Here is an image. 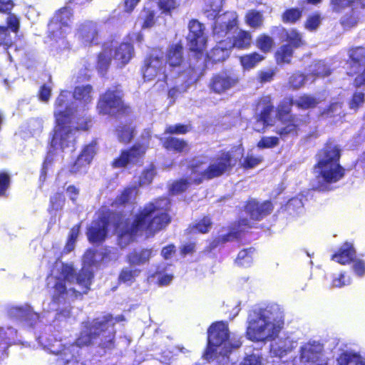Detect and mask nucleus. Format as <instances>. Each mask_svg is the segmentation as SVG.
<instances>
[{"label":"nucleus","instance_id":"f257e3e1","mask_svg":"<svg viewBox=\"0 0 365 365\" xmlns=\"http://www.w3.org/2000/svg\"><path fill=\"white\" fill-rule=\"evenodd\" d=\"M169 206L166 198L146 205L138 214L130 225L120 223L116 227L119 244L125 246L135 236L145 233L147 236L163 229L170 222L165 212Z\"/></svg>","mask_w":365,"mask_h":365},{"label":"nucleus","instance_id":"f03ea898","mask_svg":"<svg viewBox=\"0 0 365 365\" xmlns=\"http://www.w3.org/2000/svg\"><path fill=\"white\" fill-rule=\"evenodd\" d=\"M284 314L282 307L269 303L253 310L249 315L246 334L256 342L274 340L282 329Z\"/></svg>","mask_w":365,"mask_h":365},{"label":"nucleus","instance_id":"7ed1b4c3","mask_svg":"<svg viewBox=\"0 0 365 365\" xmlns=\"http://www.w3.org/2000/svg\"><path fill=\"white\" fill-rule=\"evenodd\" d=\"M339 150L336 145L327 146L319 154V159L314 168L318 188L323 189L324 184L335 182L344 175V170L339 165Z\"/></svg>","mask_w":365,"mask_h":365},{"label":"nucleus","instance_id":"20e7f679","mask_svg":"<svg viewBox=\"0 0 365 365\" xmlns=\"http://www.w3.org/2000/svg\"><path fill=\"white\" fill-rule=\"evenodd\" d=\"M56 125L53 130V135L51 140V146L56 148L59 146L61 150L70 146L71 143L74 141V131L88 130L89 129V118L83 119L78 118L76 126H71V114L65 110L58 112L56 115Z\"/></svg>","mask_w":365,"mask_h":365},{"label":"nucleus","instance_id":"39448f33","mask_svg":"<svg viewBox=\"0 0 365 365\" xmlns=\"http://www.w3.org/2000/svg\"><path fill=\"white\" fill-rule=\"evenodd\" d=\"M236 163L237 159L229 152L215 157L209 165L199 159L195 160L192 164V175L194 176L190 179L200 183L203 180L219 177L229 172Z\"/></svg>","mask_w":365,"mask_h":365},{"label":"nucleus","instance_id":"423d86ee","mask_svg":"<svg viewBox=\"0 0 365 365\" xmlns=\"http://www.w3.org/2000/svg\"><path fill=\"white\" fill-rule=\"evenodd\" d=\"M237 344L233 346L228 339L227 325L219 322L213 324L208 329V345L204 357L207 360L216 358L219 355H227L232 347H238Z\"/></svg>","mask_w":365,"mask_h":365},{"label":"nucleus","instance_id":"0eeeda50","mask_svg":"<svg viewBox=\"0 0 365 365\" xmlns=\"http://www.w3.org/2000/svg\"><path fill=\"white\" fill-rule=\"evenodd\" d=\"M133 53V47L130 43H123L118 46L113 42L106 43L98 56L97 68L104 73L112 59L118 67H123L131 59Z\"/></svg>","mask_w":365,"mask_h":365},{"label":"nucleus","instance_id":"6e6552de","mask_svg":"<svg viewBox=\"0 0 365 365\" xmlns=\"http://www.w3.org/2000/svg\"><path fill=\"white\" fill-rule=\"evenodd\" d=\"M294 100L286 99L278 107L277 115L282 122L281 127H277V133L281 138H285L289 135L297 133L298 128L302 124V120L297 116L289 115L291 106Z\"/></svg>","mask_w":365,"mask_h":365},{"label":"nucleus","instance_id":"1a4fd4ad","mask_svg":"<svg viewBox=\"0 0 365 365\" xmlns=\"http://www.w3.org/2000/svg\"><path fill=\"white\" fill-rule=\"evenodd\" d=\"M238 16L235 11H228L217 16L213 26V38L216 42L230 41V35L237 28Z\"/></svg>","mask_w":365,"mask_h":365},{"label":"nucleus","instance_id":"9d476101","mask_svg":"<svg viewBox=\"0 0 365 365\" xmlns=\"http://www.w3.org/2000/svg\"><path fill=\"white\" fill-rule=\"evenodd\" d=\"M114 324L113 317L109 315L96 319L93 323V340L96 339V336H102L100 344L110 347L114 337Z\"/></svg>","mask_w":365,"mask_h":365},{"label":"nucleus","instance_id":"9b49d317","mask_svg":"<svg viewBox=\"0 0 365 365\" xmlns=\"http://www.w3.org/2000/svg\"><path fill=\"white\" fill-rule=\"evenodd\" d=\"M165 61L163 54L160 51H154L147 63L143 70V77L146 81H152L155 77L162 76L163 79H165Z\"/></svg>","mask_w":365,"mask_h":365},{"label":"nucleus","instance_id":"f8f14e48","mask_svg":"<svg viewBox=\"0 0 365 365\" xmlns=\"http://www.w3.org/2000/svg\"><path fill=\"white\" fill-rule=\"evenodd\" d=\"M188 46L192 51L200 53L206 46L207 38L204 33L205 27L197 20H191L188 24Z\"/></svg>","mask_w":365,"mask_h":365},{"label":"nucleus","instance_id":"ddd939ff","mask_svg":"<svg viewBox=\"0 0 365 365\" xmlns=\"http://www.w3.org/2000/svg\"><path fill=\"white\" fill-rule=\"evenodd\" d=\"M123 107L122 92L119 89L108 90L98 104V109L103 113H114Z\"/></svg>","mask_w":365,"mask_h":365},{"label":"nucleus","instance_id":"4468645a","mask_svg":"<svg viewBox=\"0 0 365 365\" xmlns=\"http://www.w3.org/2000/svg\"><path fill=\"white\" fill-rule=\"evenodd\" d=\"M148 147L147 140H145L143 144L135 145L130 150L122 152L120 157L114 160L113 167L123 168L137 162L144 155Z\"/></svg>","mask_w":365,"mask_h":365},{"label":"nucleus","instance_id":"2eb2a0df","mask_svg":"<svg viewBox=\"0 0 365 365\" xmlns=\"http://www.w3.org/2000/svg\"><path fill=\"white\" fill-rule=\"evenodd\" d=\"M77 283L87 292L91 284V250L88 249L82 257V267L76 276Z\"/></svg>","mask_w":365,"mask_h":365},{"label":"nucleus","instance_id":"dca6fc26","mask_svg":"<svg viewBox=\"0 0 365 365\" xmlns=\"http://www.w3.org/2000/svg\"><path fill=\"white\" fill-rule=\"evenodd\" d=\"M239 82L237 75L222 73L215 76L211 83L212 89L216 93H222L235 86Z\"/></svg>","mask_w":365,"mask_h":365},{"label":"nucleus","instance_id":"f3484780","mask_svg":"<svg viewBox=\"0 0 365 365\" xmlns=\"http://www.w3.org/2000/svg\"><path fill=\"white\" fill-rule=\"evenodd\" d=\"M325 357L323 345L317 341H309L301 347V359L303 363Z\"/></svg>","mask_w":365,"mask_h":365},{"label":"nucleus","instance_id":"a211bd4d","mask_svg":"<svg viewBox=\"0 0 365 365\" xmlns=\"http://www.w3.org/2000/svg\"><path fill=\"white\" fill-rule=\"evenodd\" d=\"M272 210V204L268 201L259 203L255 200H251L246 206L247 212L249 213L252 219L256 220H258L268 215Z\"/></svg>","mask_w":365,"mask_h":365},{"label":"nucleus","instance_id":"6ab92c4d","mask_svg":"<svg viewBox=\"0 0 365 365\" xmlns=\"http://www.w3.org/2000/svg\"><path fill=\"white\" fill-rule=\"evenodd\" d=\"M6 316L11 319L28 321L36 314L30 306H9L6 309Z\"/></svg>","mask_w":365,"mask_h":365},{"label":"nucleus","instance_id":"aec40b11","mask_svg":"<svg viewBox=\"0 0 365 365\" xmlns=\"http://www.w3.org/2000/svg\"><path fill=\"white\" fill-rule=\"evenodd\" d=\"M296 346V342L289 337L280 338L271 344V353L282 357Z\"/></svg>","mask_w":365,"mask_h":365},{"label":"nucleus","instance_id":"412c9836","mask_svg":"<svg viewBox=\"0 0 365 365\" xmlns=\"http://www.w3.org/2000/svg\"><path fill=\"white\" fill-rule=\"evenodd\" d=\"M73 16L72 9L70 7L64 6L61 8L54 17L50 20L48 25L58 26L60 29L68 27Z\"/></svg>","mask_w":365,"mask_h":365},{"label":"nucleus","instance_id":"4be33fe9","mask_svg":"<svg viewBox=\"0 0 365 365\" xmlns=\"http://www.w3.org/2000/svg\"><path fill=\"white\" fill-rule=\"evenodd\" d=\"M355 255V250L353 245L349 242L344 243L340 248L339 252L332 256V259L344 264L353 261V257Z\"/></svg>","mask_w":365,"mask_h":365},{"label":"nucleus","instance_id":"5701e85b","mask_svg":"<svg viewBox=\"0 0 365 365\" xmlns=\"http://www.w3.org/2000/svg\"><path fill=\"white\" fill-rule=\"evenodd\" d=\"M166 59L170 66H180L183 61L182 46L180 44L171 46L168 50Z\"/></svg>","mask_w":365,"mask_h":365},{"label":"nucleus","instance_id":"b1692460","mask_svg":"<svg viewBox=\"0 0 365 365\" xmlns=\"http://www.w3.org/2000/svg\"><path fill=\"white\" fill-rule=\"evenodd\" d=\"M217 45L208 54V57L213 61H221L229 56V49L231 48V41L217 42Z\"/></svg>","mask_w":365,"mask_h":365},{"label":"nucleus","instance_id":"393cba45","mask_svg":"<svg viewBox=\"0 0 365 365\" xmlns=\"http://www.w3.org/2000/svg\"><path fill=\"white\" fill-rule=\"evenodd\" d=\"M339 365H365V359L351 351H344L337 359Z\"/></svg>","mask_w":365,"mask_h":365},{"label":"nucleus","instance_id":"a878e982","mask_svg":"<svg viewBox=\"0 0 365 365\" xmlns=\"http://www.w3.org/2000/svg\"><path fill=\"white\" fill-rule=\"evenodd\" d=\"M66 203V197L63 192H56L49 198L47 211L49 214H53L63 210Z\"/></svg>","mask_w":365,"mask_h":365},{"label":"nucleus","instance_id":"bb28decb","mask_svg":"<svg viewBox=\"0 0 365 365\" xmlns=\"http://www.w3.org/2000/svg\"><path fill=\"white\" fill-rule=\"evenodd\" d=\"M54 353L58 356L56 359L57 365H68L71 362H78L70 346H63L61 350Z\"/></svg>","mask_w":365,"mask_h":365},{"label":"nucleus","instance_id":"cd10ccee","mask_svg":"<svg viewBox=\"0 0 365 365\" xmlns=\"http://www.w3.org/2000/svg\"><path fill=\"white\" fill-rule=\"evenodd\" d=\"M163 147L168 150H175L176 152H185L189 150L187 143L181 139L176 138H168L163 140Z\"/></svg>","mask_w":365,"mask_h":365},{"label":"nucleus","instance_id":"c85d7f7f","mask_svg":"<svg viewBox=\"0 0 365 365\" xmlns=\"http://www.w3.org/2000/svg\"><path fill=\"white\" fill-rule=\"evenodd\" d=\"M81 226V222H78L71 228L66 245L63 248L64 253L68 254L74 250L77 238L80 233Z\"/></svg>","mask_w":365,"mask_h":365},{"label":"nucleus","instance_id":"c756f323","mask_svg":"<svg viewBox=\"0 0 365 365\" xmlns=\"http://www.w3.org/2000/svg\"><path fill=\"white\" fill-rule=\"evenodd\" d=\"M331 4L333 10L337 12L341 11L347 6H351L353 9L365 6V4L361 0H331Z\"/></svg>","mask_w":365,"mask_h":365},{"label":"nucleus","instance_id":"7c9ffc66","mask_svg":"<svg viewBox=\"0 0 365 365\" xmlns=\"http://www.w3.org/2000/svg\"><path fill=\"white\" fill-rule=\"evenodd\" d=\"M251 44V34L248 31H240L231 42V48H245Z\"/></svg>","mask_w":365,"mask_h":365},{"label":"nucleus","instance_id":"2f4dec72","mask_svg":"<svg viewBox=\"0 0 365 365\" xmlns=\"http://www.w3.org/2000/svg\"><path fill=\"white\" fill-rule=\"evenodd\" d=\"M264 57L256 52L240 57V63L245 69L250 70L261 62Z\"/></svg>","mask_w":365,"mask_h":365},{"label":"nucleus","instance_id":"473e14b6","mask_svg":"<svg viewBox=\"0 0 365 365\" xmlns=\"http://www.w3.org/2000/svg\"><path fill=\"white\" fill-rule=\"evenodd\" d=\"M91 162V145H86L82 153L78 155L74 163V166L77 170L83 168H88Z\"/></svg>","mask_w":365,"mask_h":365},{"label":"nucleus","instance_id":"72a5a7b5","mask_svg":"<svg viewBox=\"0 0 365 365\" xmlns=\"http://www.w3.org/2000/svg\"><path fill=\"white\" fill-rule=\"evenodd\" d=\"M319 102L318 98L312 96L303 95L296 98L294 104L299 108L308 109L315 107Z\"/></svg>","mask_w":365,"mask_h":365},{"label":"nucleus","instance_id":"f704fd0d","mask_svg":"<svg viewBox=\"0 0 365 365\" xmlns=\"http://www.w3.org/2000/svg\"><path fill=\"white\" fill-rule=\"evenodd\" d=\"M245 22L251 28H259L263 24L262 14L255 10L249 11L245 16Z\"/></svg>","mask_w":365,"mask_h":365},{"label":"nucleus","instance_id":"c9c22d12","mask_svg":"<svg viewBox=\"0 0 365 365\" xmlns=\"http://www.w3.org/2000/svg\"><path fill=\"white\" fill-rule=\"evenodd\" d=\"M152 251L150 250H144L140 252L131 253L128 256L129 262L133 264H140L145 263L151 257Z\"/></svg>","mask_w":365,"mask_h":365},{"label":"nucleus","instance_id":"e433bc0d","mask_svg":"<svg viewBox=\"0 0 365 365\" xmlns=\"http://www.w3.org/2000/svg\"><path fill=\"white\" fill-rule=\"evenodd\" d=\"M274 43L273 38L266 34L259 35L256 40V46L264 53L269 52Z\"/></svg>","mask_w":365,"mask_h":365},{"label":"nucleus","instance_id":"4c0bfd02","mask_svg":"<svg viewBox=\"0 0 365 365\" xmlns=\"http://www.w3.org/2000/svg\"><path fill=\"white\" fill-rule=\"evenodd\" d=\"M116 134L120 142L127 143L133 138L134 130L130 125H121L117 128Z\"/></svg>","mask_w":365,"mask_h":365},{"label":"nucleus","instance_id":"58836bf2","mask_svg":"<svg viewBox=\"0 0 365 365\" xmlns=\"http://www.w3.org/2000/svg\"><path fill=\"white\" fill-rule=\"evenodd\" d=\"M91 93V86H76L73 90V97L76 100L87 102L90 99Z\"/></svg>","mask_w":365,"mask_h":365},{"label":"nucleus","instance_id":"ea45409f","mask_svg":"<svg viewBox=\"0 0 365 365\" xmlns=\"http://www.w3.org/2000/svg\"><path fill=\"white\" fill-rule=\"evenodd\" d=\"M349 56L355 66H364L365 64V48L356 47L351 49Z\"/></svg>","mask_w":365,"mask_h":365},{"label":"nucleus","instance_id":"a19ab883","mask_svg":"<svg viewBox=\"0 0 365 365\" xmlns=\"http://www.w3.org/2000/svg\"><path fill=\"white\" fill-rule=\"evenodd\" d=\"M293 49L290 45L281 46L276 53V58L278 63H289L292 56Z\"/></svg>","mask_w":365,"mask_h":365},{"label":"nucleus","instance_id":"79ce46f5","mask_svg":"<svg viewBox=\"0 0 365 365\" xmlns=\"http://www.w3.org/2000/svg\"><path fill=\"white\" fill-rule=\"evenodd\" d=\"M193 177L194 175H192V172L190 173L189 177L186 180H180L179 181H176L172 184L170 186V190L173 194H178L180 192H182L185 191L189 185L192 183H195V182H193L191 180V177ZM196 184H197L196 182Z\"/></svg>","mask_w":365,"mask_h":365},{"label":"nucleus","instance_id":"37998d69","mask_svg":"<svg viewBox=\"0 0 365 365\" xmlns=\"http://www.w3.org/2000/svg\"><path fill=\"white\" fill-rule=\"evenodd\" d=\"M310 72L312 76L324 77L330 74V69L322 61H318L311 65Z\"/></svg>","mask_w":365,"mask_h":365},{"label":"nucleus","instance_id":"c03bdc74","mask_svg":"<svg viewBox=\"0 0 365 365\" xmlns=\"http://www.w3.org/2000/svg\"><path fill=\"white\" fill-rule=\"evenodd\" d=\"M254 251L252 249L244 250L238 253L236 263L242 267L250 266L252 262V253Z\"/></svg>","mask_w":365,"mask_h":365},{"label":"nucleus","instance_id":"a18cd8bd","mask_svg":"<svg viewBox=\"0 0 365 365\" xmlns=\"http://www.w3.org/2000/svg\"><path fill=\"white\" fill-rule=\"evenodd\" d=\"M286 41L289 42L291 47H299L303 44L301 35L294 29L285 31Z\"/></svg>","mask_w":365,"mask_h":365},{"label":"nucleus","instance_id":"49530a36","mask_svg":"<svg viewBox=\"0 0 365 365\" xmlns=\"http://www.w3.org/2000/svg\"><path fill=\"white\" fill-rule=\"evenodd\" d=\"M9 343L6 331L0 327V361L8 356Z\"/></svg>","mask_w":365,"mask_h":365},{"label":"nucleus","instance_id":"de8ad7c7","mask_svg":"<svg viewBox=\"0 0 365 365\" xmlns=\"http://www.w3.org/2000/svg\"><path fill=\"white\" fill-rule=\"evenodd\" d=\"M154 13L150 10H143L138 21H142L141 26L143 29L150 28L154 24Z\"/></svg>","mask_w":365,"mask_h":365},{"label":"nucleus","instance_id":"09e8293b","mask_svg":"<svg viewBox=\"0 0 365 365\" xmlns=\"http://www.w3.org/2000/svg\"><path fill=\"white\" fill-rule=\"evenodd\" d=\"M11 177L6 172H0V197L6 196V192L10 187Z\"/></svg>","mask_w":365,"mask_h":365},{"label":"nucleus","instance_id":"8fccbe9b","mask_svg":"<svg viewBox=\"0 0 365 365\" xmlns=\"http://www.w3.org/2000/svg\"><path fill=\"white\" fill-rule=\"evenodd\" d=\"M302 11L298 9H290L287 10L283 16L282 19L284 22L294 23L301 17Z\"/></svg>","mask_w":365,"mask_h":365},{"label":"nucleus","instance_id":"3c124183","mask_svg":"<svg viewBox=\"0 0 365 365\" xmlns=\"http://www.w3.org/2000/svg\"><path fill=\"white\" fill-rule=\"evenodd\" d=\"M279 144V138L277 137L264 136L257 143V147L260 149L272 148Z\"/></svg>","mask_w":365,"mask_h":365},{"label":"nucleus","instance_id":"603ef678","mask_svg":"<svg viewBox=\"0 0 365 365\" xmlns=\"http://www.w3.org/2000/svg\"><path fill=\"white\" fill-rule=\"evenodd\" d=\"M263 160L261 156H255L252 154H248L242 163L245 168H253L259 165Z\"/></svg>","mask_w":365,"mask_h":365},{"label":"nucleus","instance_id":"864d4df0","mask_svg":"<svg viewBox=\"0 0 365 365\" xmlns=\"http://www.w3.org/2000/svg\"><path fill=\"white\" fill-rule=\"evenodd\" d=\"M137 191L135 187L127 188L123 191L121 195L117 198L115 202L120 205L124 204L135 197Z\"/></svg>","mask_w":365,"mask_h":365},{"label":"nucleus","instance_id":"5fc2aeb1","mask_svg":"<svg viewBox=\"0 0 365 365\" xmlns=\"http://www.w3.org/2000/svg\"><path fill=\"white\" fill-rule=\"evenodd\" d=\"M64 280L60 279L57 281L54 284V289L56 293L53 296V301L58 302L60 298L66 293V287Z\"/></svg>","mask_w":365,"mask_h":365},{"label":"nucleus","instance_id":"6e6d98bb","mask_svg":"<svg viewBox=\"0 0 365 365\" xmlns=\"http://www.w3.org/2000/svg\"><path fill=\"white\" fill-rule=\"evenodd\" d=\"M322 18L319 14H313L307 19L305 23V28L309 31L316 30L321 24Z\"/></svg>","mask_w":365,"mask_h":365},{"label":"nucleus","instance_id":"4d7b16f0","mask_svg":"<svg viewBox=\"0 0 365 365\" xmlns=\"http://www.w3.org/2000/svg\"><path fill=\"white\" fill-rule=\"evenodd\" d=\"M190 128L188 125L182 124H175L168 125L165 128V133L170 134H184L188 132Z\"/></svg>","mask_w":365,"mask_h":365},{"label":"nucleus","instance_id":"13d9d810","mask_svg":"<svg viewBox=\"0 0 365 365\" xmlns=\"http://www.w3.org/2000/svg\"><path fill=\"white\" fill-rule=\"evenodd\" d=\"M155 175V170L152 165H150L148 169L145 170L141 176L140 177V185H145L150 184Z\"/></svg>","mask_w":365,"mask_h":365},{"label":"nucleus","instance_id":"bf43d9fd","mask_svg":"<svg viewBox=\"0 0 365 365\" xmlns=\"http://www.w3.org/2000/svg\"><path fill=\"white\" fill-rule=\"evenodd\" d=\"M309 78V75L305 77L301 73H294L289 78V84L293 88H299L302 86L305 81Z\"/></svg>","mask_w":365,"mask_h":365},{"label":"nucleus","instance_id":"052dcab7","mask_svg":"<svg viewBox=\"0 0 365 365\" xmlns=\"http://www.w3.org/2000/svg\"><path fill=\"white\" fill-rule=\"evenodd\" d=\"M138 273V270L124 269L120 274L119 279L125 283L132 282Z\"/></svg>","mask_w":365,"mask_h":365},{"label":"nucleus","instance_id":"680f3d73","mask_svg":"<svg viewBox=\"0 0 365 365\" xmlns=\"http://www.w3.org/2000/svg\"><path fill=\"white\" fill-rule=\"evenodd\" d=\"M352 269L356 276L364 277L365 275V261L360 259L353 260Z\"/></svg>","mask_w":365,"mask_h":365},{"label":"nucleus","instance_id":"e2e57ef3","mask_svg":"<svg viewBox=\"0 0 365 365\" xmlns=\"http://www.w3.org/2000/svg\"><path fill=\"white\" fill-rule=\"evenodd\" d=\"M341 109V105L339 102L332 103L329 105L327 109L324 110L322 115L327 117H331L337 115H340Z\"/></svg>","mask_w":365,"mask_h":365},{"label":"nucleus","instance_id":"0e129e2a","mask_svg":"<svg viewBox=\"0 0 365 365\" xmlns=\"http://www.w3.org/2000/svg\"><path fill=\"white\" fill-rule=\"evenodd\" d=\"M7 29L11 30L14 33H17L19 29L20 24L18 18L11 13L9 14V16L6 19V26Z\"/></svg>","mask_w":365,"mask_h":365},{"label":"nucleus","instance_id":"69168bd1","mask_svg":"<svg viewBox=\"0 0 365 365\" xmlns=\"http://www.w3.org/2000/svg\"><path fill=\"white\" fill-rule=\"evenodd\" d=\"M212 225L211 220L208 217H204L199 222H197L195 226H194L193 229L196 230V232L200 233H206L208 232Z\"/></svg>","mask_w":365,"mask_h":365},{"label":"nucleus","instance_id":"338daca9","mask_svg":"<svg viewBox=\"0 0 365 365\" xmlns=\"http://www.w3.org/2000/svg\"><path fill=\"white\" fill-rule=\"evenodd\" d=\"M91 343V330L88 329L81 332L76 339V344L80 346H87Z\"/></svg>","mask_w":365,"mask_h":365},{"label":"nucleus","instance_id":"774afa93","mask_svg":"<svg viewBox=\"0 0 365 365\" xmlns=\"http://www.w3.org/2000/svg\"><path fill=\"white\" fill-rule=\"evenodd\" d=\"M351 282L349 277H346L344 274H339L334 277L332 281V286L335 287H341L343 286L349 285Z\"/></svg>","mask_w":365,"mask_h":365}]
</instances>
